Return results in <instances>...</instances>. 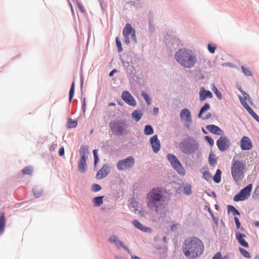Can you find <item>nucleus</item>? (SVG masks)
I'll return each mask as SVG.
<instances>
[{
	"label": "nucleus",
	"mask_w": 259,
	"mask_h": 259,
	"mask_svg": "<svg viewBox=\"0 0 259 259\" xmlns=\"http://www.w3.org/2000/svg\"><path fill=\"white\" fill-rule=\"evenodd\" d=\"M203 242L197 237H189L185 240L183 246L185 255L189 258H195L203 251Z\"/></svg>",
	"instance_id": "obj_1"
},
{
	"label": "nucleus",
	"mask_w": 259,
	"mask_h": 259,
	"mask_svg": "<svg viewBox=\"0 0 259 259\" xmlns=\"http://www.w3.org/2000/svg\"><path fill=\"white\" fill-rule=\"evenodd\" d=\"M177 61L186 68H192L195 64L197 58L193 52L185 49H180L175 54Z\"/></svg>",
	"instance_id": "obj_2"
},
{
	"label": "nucleus",
	"mask_w": 259,
	"mask_h": 259,
	"mask_svg": "<svg viewBox=\"0 0 259 259\" xmlns=\"http://www.w3.org/2000/svg\"><path fill=\"white\" fill-rule=\"evenodd\" d=\"M161 191L159 188H154L147 194L148 206L150 208H155L156 212L164 207Z\"/></svg>",
	"instance_id": "obj_3"
},
{
	"label": "nucleus",
	"mask_w": 259,
	"mask_h": 259,
	"mask_svg": "<svg viewBox=\"0 0 259 259\" xmlns=\"http://www.w3.org/2000/svg\"><path fill=\"white\" fill-rule=\"evenodd\" d=\"M245 169V164L242 161L234 159L232 160L231 172L233 180L236 182H239L244 178Z\"/></svg>",
	"instance_id": "obj_4"
},
{
	"label": "nucleus",
	"mask_w": 259,
	"mask_h": 259,
	"mask_svg": "<svg viewBox=\"0 0 259 259\" xmlns=\"http://www.w3.org/2000/svg\"><path fill=\"white\" fill-rule=\"evenodd\" d=\"M198 144L194 140H184L180 144V150L186 154H191L198 149Z\"/></svg>",
	"instance_id": "obj_5"
},
{
	"label": "nucleus",
	"mask_w": 259,
	"mask_h": 259,
	"mask_svg": "<svg viewBox=\"0 0 259 259\" xmlns=\"http://www.w3.org/2000/svg\"><path fill=\"white\" fill-rule=\"evenodd\" d=\"M110 127L113 133L117 135H122L126 132V124L124 121H119L111 122Z\"/></svg>",
	"instance_id": "obj_6"
},
{
	"label": "nucleus",
	"mask_w": 259,
	"mask_h": 259,
	"mask_svg": "<svg viewBox=\"0 0 259 259\" xmlns=\"http://www.w3.org/2000/svg\"><path fill=\"white\" fill-rule=\"evenodd\" d=\"M167 159L172 167L176 170L179 174L181 175H185V168L176 156L171 154H168L167 155Z\"/></svg>",
	"instance_id": "obj_7"
},
{
	"label": "nucleus",
	"mask_w": 259,
	"mask_h": 259,
	"mask_svg": "<svg viewBox=\"0 0 259 259\" xmlns=\"http://www.w3.org/2000/svg\"><path fill=\"white\" fill-rule=\"evenodd\" d=\"M122 34L125 37L124 42L126 45H128L130 42V40L129 38L130 34H131L132 40L134 42H137L136 31L135 30L132 28L131 24H126L125 27L123 29Z\"/></svg>",
	"instance_id": "obj_8"
},
{
	"label": "nucleus",
	"mask_w": 259,
	"mask_h": 259,
	"mask_svg": "<svg viewBox=\"0 0 259 259\" xmlns=\"http://www.w3.org/2000/svg\"><path fill=\"white\" fill-rule=\"evenodd\" d=\"M252 185L250 184L246 187L242 189L238 194L235 195L233 200L234 201L237 202L243 201L247 199L250 195L252 190Z\"/></svg>",
	"instance_id": "obj_9"
},
{
	"label": "nucleus",
	"mask_w": 259,
	"mask_h": 259,
	"mask_svg": "<svg viewBox=\"0 0 259 259\" xmlns=\"http://www.w3.org/2000/svg\"><path fill=\"white\" fill-rule=\"evenodd\" d=\"M135 163V159L133 156H129L125 159L119 160L117 164V168L123 170L132 167Z\"/></svg>",
	"instance_id": "obj_10"
},
{
	"label": "nucleus",
	"mask_w": 259,
	"mask_h": 259,
	"mask_svg": "<svg viewBox=\"0 0 259 259\" xmlns=\"http://www.w3.org/2000/svg\"><path fill=\"white\" fill-rule=\"evenodd\" d=\"M230 144L229 139L226 136L220 137L217 141V145L221 151H226Z\"/></svg>",
	"instance_id": "obj_11"
},
{
	"label": "nucleus",
	"mask_w": 259,
	"mask_h": 259,
	"mask_svg": "<svg viewBox=\"0 0 259 259\" xmlns=\"http://www.w3.org/2000/svg\"><path fill=\"white\" fill-rule=\"evenodd\" d=\"M121 98L124 102L132 106H135L137 105L136 101L134 97L128 91H123L122 93Z\"/></svg>",
	"instance_id": "obj_12"
},
{
	"label": "nucleus",
	"mask_w": 259,
	"mask_h": 259,
	"mask_svg": "<svg viewBox=\"0 0 259 259\" xmlns=\"http://www.w3.org/2000/svg\"><path fill=\"white\" fill-rule=\"evenodd\" d=\"M241 148L243 150H248L252 148L250 139L246 136H244L240 141Z\"/></svg>",
	"instance_id": "obj_13"
},
{
	"label": "nucleus",
	"mask_w": 259,
	"mask_h": 259,
	"mask_svg": "<svg viewBox=\"0 0 259 259\" xmlns=\"http://www.w3.org/2000/svg\"><path fill=\"white\" fill-rule=\"evenodd\" d=\"M150 144L154 152L157 153L160 149V142L158 139L157 136L155 135L150 140Z\"/></svg>",
	"instance_id": "obj_14"
},
{
	"label": "nucleus",
	"mask_w": 259,
	"mask_h": 259,
	"mask_svg": "<svg viewBox=\"0 0 259 259\" xmlns=\"http://www.w3.org/2000/svg\"><path fill=\"white\" fill-rule=\"evenodd\" d=\"M181 120H184L186 124L191 122V116L189 110L187 109H183L180 113Z\"/></svg>",
	"instance_id": "obj_15"
},
{
	"label": "nucleus",
	"mask_w": 259,
	"mask_h": 259,
	"mask_svg": "<svg viewBox=\"0 0 259 259\" xmlns=\"http://www.w3.org/2000/svg\"><path fill=\"white\" fill-rule=\"evenodd\" d=\"M236 238L240 244L242 246L245 248L249 247L248 243L245 240V238H246L245 234L238 232L236 233Z\"/></svg>",
	"instance_id": "obj_16"
},
{
	"label": "nucleus",
	"mask_w": 259,
	"mask_h": 259,
	"mask_svg": "<svg viewBox=\"0 0 259 259\" xmlns=\"http://www.w3.org/2000/svg\"><path fill=\"white\" fill-rule=\"evenodd\" d=\"M109 173V166L104 164L102 168L98 171L96 175V178L100 180L105 177Z\"/></svg>",
	"instance_id": "obj_17"
},
{
	"label": "nucleus",
	"mask_w": 259,
	"mask_h": 259,
	"mask_svg": "<svg viewBox=\"0 0 259 259\" xmlns=\"http://www.w3.org/2000/svg\"><path fill=\"white\" fill-rule=\"evenodd\" d=\"M206 128L208 131L214 134L218 135H224V132L217 125L213 124L208 125L206 126Z\"/></svg>",
	"instance_id": "obj_18"
},
{
	"label": "nucleus",
	"mask_w": 259,
	"mask_h": 259,
	"mask_svg": "<svg viewBox=\"0 0 259 259\" xmlns=\"http://www.w3.org/2000/svg\"><path fill=\"white\" fill-rule=\"evenodd\" d=\"M210 108V105L208 103H205L204 105L201 108L199 113L198 114V117L199 118H202L203 119H207L209 118L211 116V114L210 113H208L206 116L202 117V114L208 110Z\"/></svg>",
	"instance_id": "obj_19"
},
{
	"label": "nucleus",
	"mask_w": 259,
	"mask_h": 259,
	"mask_svg": "<svg viewBox=\"0 0 259 259\" xmlns=\"http://www.w3.org/2000/svg\"><path fill=\"white\" fill-rule=\"evenodd\" d=\"M199 95V99L201 101L205 100L207 97L209 98H211L212 97V94L211 92L209 91H206L203 88L200 89Z\"/></svg>",
	"instance_id": "obj_20"
},
{
	"label": "nucleus",
	"mask_w": 259,
	"mask_h": 259,
	"mask_svg": "<svg viewBox=\"0 0 259 259\" xmlns=\"http://www.w3.org/2000/svg\"><path fill=\"white\" fill-rule=\"evenodd\" d=\"M86 157H81L78 164V170L81 173L85 172L86 170Z\"/></svg>",
	"instance_id": "obj_21"
},
{
	"label": "nucleus",
	"mask_w": 259,
	"mask_h": 259,
	"mask_svg": "<svg viewBox=\"0 0 259 259\" xmlns=\"http://www.w3.org/2000/svg\"><path fill=\"white\" fill-rule=\"evenodd\" d=\"M241 93L243 94L244 98H242L241 96H239V99L242 105L245 108H246L247 106L249 105L247 104L246 101H249L250 98L249 95L247 94L245 92L241 91Z\"/></svg>",
	"instance_id": "obj_22"
},
{
	"label": "nucleus",
	"mask_w": 259,
	"mask_h": 259,
	"mask_svg": "<svg viewBox=\"0 0 259 259\" xmlns=\"http://www.w3.org/2000/svg\"><path fill=\"white\" fill-rule=\"evenodd\" d=\"M6 223L5 213H0V234H2L4 231Z\"/></svg>",
	"instance_id": "obj_23"
},
{
	"label": "nucleus",
	"mask_w": 259,
	"mask_h": 259,
	"mask_svg": "<svg viewBox=\"0 0 259 259\" xmlns=\"http://www.w3.org/2000/svg\"><path fill=\"white\" fill-rule=\"evenodd\" d=\"M133 224L136 228H138L142 231L148 232L150 230L149 228L144 227L142 224L137 220H134L133 221Z\"/></svg>",
	"instance_id": "obj_24"
},
{
	"label": "nucleus",
	"mask_w": 259,
	"mask_h": 259,
	"mask_svg": "<svg viewBox=\"0 0 259 259\" xmlns=\"http://www.w3.org/2000/svg\"><path fill=\"white\" fill-rule=\"evenodd\" d=\"M142 115L143 114L142 112L140 110H135L132 114L133 118L136 121L140 120L142 116Z\"/></svg>",
	"instance_id": "obj_25"
},
{
	"label": "nucleus",
	"mask_w": 259,
	"mask_h": 259,
	"mask_svg": "<svg viewBox=\"0 0 259 259\" xmlns=\"http://www.w3.org/2000/svg\"><path fill=\"white\" fill-rule=\"evenodd\" d=\"M104 196H99L96 197L93 199V202L94 203V206H100L103 202V198Z\"/></svg>",
	"instance_id": "obj_26"
},
{
	"label": "nucleus",
	"mask_w": 259,
	"mask_h": 259,
	"mask_svg": "<svg viewBox=\"0 0 259 259\" xmlns=\"http://www.w3.org/2000/svg\"><path fill=\"white\" fill-rule=\"evenodd\" d=\"M221 170L220 169H218L217 170L215 175L213 177V180L215 183H219L221 182Z\"/></svg>",
	"instance_id": "obj_27"
},
{
	"label": "nucleus",
	"mask_w": 259,
	"mask_h": 259,
	"mask_svg": "<svg viewBox=\"0 0 259 259\" xmlns=\"http://www.w3.org/2000/svg\"><path fill=\"white\" fill-rule=\"evenodd\" d=\"M227 209L228 212H231L234 215H239V212L232 205H228Z\"/></svg>",
	"instance_id": "obj_28"
},
{
	"label": "nucleus",
	"mask_w": 259,
	"mask_h": 259,
	"mask_svg": "<svg viewBox=\"0 0 259 259\" xmlns=\"http://www.w3.org/2000/svg\"><path fill=\"white\" fill-rule=\"evenodd\" d=\"M249 113L258 122H259V117L258 115L253 111V110L249 106H247L245 108Z\"/></svg>",
	"instance_id": "obj_29"
},
{
	"label": "nucleus",
	"mask_w": 259,
	"mask_h": 259,
	"mask_svg": "<svg viewBox=\"0 0 259 259\" xmlns=\"http://www.w3.org/2000/svg\"><path fill=\"white\" fill-rule=\"evenodd\" d=\"M144 132V134L146 135H150L154 133L152 127L150 125H146L145 126Z\"/></svg>",
	"instance_id": "obj_30"
},
{
	"label": "nucleus",
	"mask_w": 259,
	"mask_h": 259,
	"mask_svg": "<svg viewBox=\"0 0 259 259\" xmlns=\"http://www.w3.org/2000/svg\"><path fill=\"white\" fill-rule=\"evenodd\" d=\"M208 160H209V163L210 165H214L217 162L215 156L212 152H211L209 154Z\"/></svg>",
	"instance_id": "obj_31"
},
{
	"label": "nucleus",
	"mask_w": 259,
	"mask_h": 259,
	"mask_svg": "<svg viewBox=\"0 0 259 259\" xmlns=\"http://www.w3.org/2000/svg\"><path fill=\"white\" fill-rule=\"evenodd\" d=\"M32 168L30 166H26L22 170L23 174L28 175H31L32 173Z\"/></svg>",
	"instance_id": "obj_32"
},
{
	"label": "nucleus",
	"mask_w": 259,
	"mask_h": 259,
	"mask_svg": "<svg viewBox=\"0 0 259 259\" xmlns=\"http://www.w3.org/2000/svg\"><path fill=\"white\" fill-rule=\"evenodd\" d=\"M212 91L214 93V94L216 95L217 98L219 100H221L222 99V96L220 91H218L217 87L215 86L214 84H213L212 88H211Z\"/></svg>",
	"instance_id": "obj_33"
},
{
	"label": "nucleus",
	"mask_w": 259,
	"mask_h": 259,
	"mask_svg": "<svg viewBox=\"0 0 259 259\" xmlns=\"http://www.w3.org/2000/svg\"><path fill=\"white\" fill-rule=\"evenodd\" d=\"M109 240L110 242L114 243L118 247H119L118 245H119V242L120 241L116 236L114 235L111 236L109 238Z\"/></svg>",
	"instance_id": "obj_34"
},
{
	"label": "nucleus",
	"mask_w": 259,
	"mask_h": 259,
	"mask_svg": "<svg viewBox=\"0 0 259 259\" xmlns=\"http://www.w3.org/2000/svg\"><path fill=\"white\" fill-rule=\"evenodd\" d=\"M88 150V148L85 146L82 145L79 149V153L81 156V157H82L83 156L84 157H86L85 156V153Z\"/></svg>",
	"instance_id": "obj_35"
},
{
	"label": "nucleus",
	"mask_w": 259,
	"mask_h": 259,
	"mask_svg": "<svg viewBox=\"0 0 259 259\" xmlns=\"http://www.w3.org/2000/svg\"><path fill=\"white\" fill-rule=\"evenodd\" d=\"M239 250L240 253L245 258H249L250 257V253L245 249L239 248Z\"/></svg>",
	"instance_id": "obj_36"
},
{
	"label": "nucleus",
	"mask_w": 259,
	"mask_h": 259,
	"mask_svg": "<svg viewBox=\"0 0 259 259\" xmlns=\"http://www.w3.org/2000/svg\"><path fill=\"white\" fill-rule=\"evenodd\" d=\"M74 88H75L74 82H73L71 84V88L70 89V91H69V101H70V102L71 101V100L72 99V98L74 96Z\"/></svg>",
	"instance_id": "obj_37"
},
{
	"label": "nucleus",
	"mask_w": 259,
	"mask_h": 259,
	"mask_svg": "<svg viewBox=\"0 0 259 259\" xmlns=\"http://www.w3.org/2000/svg\"><path fill=\"white\" fill-rule=\"evenodd\" d=\"M203 178L207 181H211L212 179V176L211 174L207 170L203 172Z\"/></svg>",
	"instance_id": "obj_38"
},
{
	"label": "nucleus",
	"mask_w": 259,
	"mask_h": 259,
	"mask_svg": "<svg viewBox=\"0 0 259 259\" xmlns=\"http://www.w3.org/2000/svg\"><path fill=\"white\" fill-rule=\"evenodd\" d=\"M142 95L144 97V99L146 101L148 105L151 104V99L149 98L148 95L144 92L142 93Z\"/></svg>",
	"instance_id": "obj_39"
},
{
	"label": "nucleus",
	"mask_w": 259,
	"mask_h": 259,
	"mask_svg": "<svg viewBox=\"0 0 259 259\" xmlns=\"http://www.w3.org/2000/svg\"><path fill=\"white\" fill-rule=\"evenodd\" d=\"M77 122L76 121L72 120L69 119L68 121V127H75L77 126Z\"/></svg>",
	"instance_id": "obj_40"
},
{
	"label": "nucleus",
	"mask_w": 259,
	"mask_h": 259,
	"mask_svg": "<svg viewBox=\"0 0 259 259\" xmlns=\"http://www.w3.org/2000/svg\"><path fill=\"white\" fill-rule=\"evenodd\" d=\"M116 43L117 47V48H118V52H122V48L121 42L120 39L118 37L116 38Z\"/></svg>",
	"instance_id": "obj_41"
},
{
	"label": "nucleus",
	"mask_w": 259,
	"mask_h": 259,
	"mask_svg": "<svg viewBox=\"0 0 259 259\" xmlns=\"http://www.w3.org/2000/svg\"><path fill=\"white\" fill-rule=\"evenodd\" d=\"M184 192L185 194L187 195L191 194L192 191L191 186L190 185H186L184 188Z\"/></svg>",
	"instance_id": "obj_42"
},
{
	"label": "nucleus",
	"mask_w": 259,
	"mask_h": 259,
	"mask_svg": "<svg viewBox=\"0 0 259 259\" xmlns=\"http://www.w3.org/2000/svg\"><path fill=\"white\" fill-rule=\"evenodd\" d=\"M241 69L243 73L246 76H250L251 75V73L249 69L247 68H246L244 66L241 67Z\"/></svg>",
	"instance_id": "obj_43"
},
{
	"label": "nucleus",
	"mask_w": 259,
	"mask_h": 259,
	"mask_svg": "<svg viewBox=\"0 0 259 259\" xmlns=\"http://www.w3.org/2000/svg\"><path fill=\"white\" fill-rule=\"evenodd\" d=\"M93 152V155H94V164H95V166H96L99 161V158H98V154H97V149L94 150Z\"/></svg>",
	"instance_id": "obj_44"
},
{
	"label": "nucleus",
	"mask_w": 259,
	"mask_h": 259,
	"mask_svg": "<svg viewBox=\"0 0 259 259\" xmlns=\"http://www.w3.org/2000/svg\"><path fill=\"white\" fill-rule=\"evenodd\" d=\"M215 49H216V47L215 46H213L210 44L208 45V50L210 53H211V54L214 53Z\"/></svg>",
	"instance_id": "obj_45"
},
{
	"label": "nucleus",
	"mask_w": 259,
	"mask_h": 259,
	"mask_svg": "<svg viewBox=\"0 0 259 259\" xmlns=\"http://www.w3.org/2000/svg\"><path fill=\"white\" fill-rule=\"evenodd\" d=\"M101 189V187L98 184H94L92 187V190L93 191L97 192Z\"/></svg>",
	"instance_id": "obj_46"
},
{
	"label": "nucleus",
	"mask_w": 259,
	"mask_h": 259,
	"mask_svg": "<svg viewBox=\"0 0 259 259\" xmlns=\"http://www.w3.org/2000/svg\"><path fill=\"white\" fill-rule=\"evenodd\" d=\"M221 252H218L214 255L212 259H228V257L226 256H224L222 258H221Z\"/></svg>",
	"instance_id": "obj_47"
},
{
	"label": "nucleus",
	"mask_w": 259,
	"mask_h": 259,
	"mask_svg": "<svg viewBox=\"0 0 259 259\" xmlns=\"http://www.w3.org/2000/svg\"><path fill=\"white\" fill-rule=\"evenodd\" d=\"M234 221H235V223L236 225V228L237 229H239L240 228V225H241V224H240V223L239 222V219L237 217H235L234 218Z\"/></svg>",
	"instance_id": "obj_48"
},
{
	"label": "nucleus",
	"mask_w": 259,
	"mask_h": 259,
	"mask_svg": "<svg viewBox=\"0 0 259 259\" xmlns=\"http://www.w3.org/2000/svg\"><path fill=\"white\" fill-rule=\"evenodd\" d=\"M205 139L207 140V141L210 144V145H212L213 144V140L211 138L206 136Z\"/></svg>",
	"instance_id": "obj_49"
},
{
	"label": "nucleus",
	"mask_w": 259,
	"mask_h": 259,
	"mask_svg": "<svg viewBox=\"0 0 259 259\" xmlns=\"http://www.w3.org/2000/svg\"><path fill=\"white\" fill-rule=\"evenodd\" d=\"M57 144L53 143L51 145L50 150L51 151H54L55 150V149L57 148Z\"/></svg>",
	"instance_id": "obj_50"
},
{
	"label": "nucleus",
	"mask_w": 259,
	"mask_h": 259,
	"mask_svg": "<svg viewBox=\"0 0 259 259\" xmlns=\"http://www.w3.org/2000/svg\"><path fill=\"white\" fill-rule=\"evenodd\" d=\"M64 154V148L62 147H61L60 150H59V155L60 156H63V155Z\"/></svg>",
	"instance_id": "obj_51"
},
{
	"label": "nucleus",
	"mask_w": 259,
	"mask_h": 259,
	"mask_svg": "<svg viewBox=\"0 0 259 259\" xmlns=\"http://www.w3.org/2000/svg\"><path fill=\"white\" fill-rule=\"evenodd\" d=\"M119 246H122L124 249L126 250L128 252H130L127 247L125 246L121 242H119Z\"/></svg>",
	"instance_id": "obj_52"
},
{
	"label": "nucleus",
	"mask_w": 259,
	"mask_h": 259,
	"mask_svg": "<svg viewBox=\"0 0 259 259\" xmlns=\"http://www.w3.org/2000/svg\"><path fill=\"white\" fill-rule=\"evenodd\" d=\"M158 111H159L158 108H156V107L154 108L153 112L155 114H158Z\"/></svg>",
	"instance_id": "obj_53"
},
{
	"label": "nucleus",
	"mask_w": 259,
	"mask_h": 259,
	"mask_svg": "<svg viewBox=\"0 0 259 259\" xmlns=\"http://www.w3.org/2000/svg\"><path fill=\"white\" fill-rule=\"evenodd\" d=\"M116 72V70L115 69L113 70L112 71H111L109 73V75L110 76H112L113 75L114 73V72Z\"/></svg>",
	"instance_id": "obj_54"
},
{
	"label": "nucleus",
	"mask_w": 259,
	"mask_h": 259,
	"mask_svg": "<svg viewBox=\"0 0 259 259\" xmlns=\"http://www.w3.org/2000/svg\"><path fill=\"white\" fill-rule=\"evenodd\" d=\"M78 6L80 9V11L83 12L84 11V10L82 6L80 4H78Z\"/></svg>",
	"instance_id": "obj_55"
},
{
	"label": "nucleus",
	"mask_w": 259,
	"mask_h": 259,
	"mask_svg": "<svg viewBox=\"0 0 259 259\" xmlns=\"http://www.w3.org/2000/svg\"><path fill=\"white\" fill-rule=\"evenodd\" d=\"M131 204L133 207H135L137 206V203L136 201H133L131 203Z\"/></svg>",
	"instance_id": "obj_56"
},
{
	"label": "nucleus",
	"mask_w": 259,
	"mask_h": 259,
	"mask_svg": "<svg viewBox=\"0 0 259 259\" xmlns=\"http://www.w3.org/2000/svg\"><path fill=\"white\" fill-rule=\"evenodd\" d=\"M132 259H141L139 256L136 255H132Z\"/></svg>",
	"instance_id": "obj_57"
},
{
	"label": "nucleus",
	"mask_w": 259,
	"mask_h": 259,
	"mask_svg": "<svg viewBox=\"0 0 259 259\" xmlns=\"http://www.w3.org/2000/svg\"><path fill=\"white\" fill-rule=\"evenodd\" d=\"M115 259H125V258L122 256L117 255L115 256Z\"/></svg>",
	"instance_id": "obj_58"
},
{
	"label": "nucleus",
	"mask_w": 259,
	"mask_h": 259,
	"mask_svg": "<svg viewBox=\"0 0 259 259\" xmlns=\"http://www.w3.org/2000/svg\"><path fill=\"white\" fill-rule=\"evenodd\" d=\"M254 225H255L256 227H259V222H258V221H255V222H254Z\"/></svg>",
	"instance_id": "obj_59"
},
{
	"label": "nucleus",
	"mask_w": 259,
	"mask_h": 259,
	"mask_svg": "<svg viewBox=\"0 0 259 259\" xmlns=\"http://www.w3.org/2000/svg\"><path fill=\"white\" fill-rule=\"evenodd\" d=\"M254 259H259V255H256L255 256Z\"/></svg>",
	"instance_id": "obj_60"
},
{
	"label": "nucleus",
	"mask_w": 259,
	"mask_h": 259,
	"mask_svg": "<svg viewBox=\"0 0 259 259\" xmlns=\"http://www.w3.org/2000/svg\"><path fill=\"white\" fill-rule=\"evenodd\" d=\"M114 105H115V103H110V104H109V106H114Z\"/></svg>",
	"instance_id": "obj_61"
}]
</instances>
